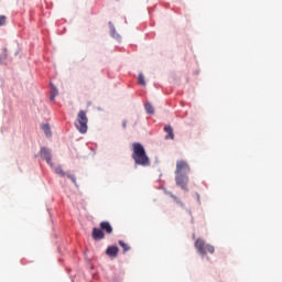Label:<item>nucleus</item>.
<instances>
[{"label": "nucleus", "mask_w": 282, "mask_h": 282, "mask_svg": "<svg viewBox=\"0 0 282 282\" xmlns=\"http://www.w3.org/2000/svg\"><path fill=\"white\" fill-rule=\"evenodd\" d=\"M132 160H134V164L137 166H151V159L147 154V150H144V145L139 142H134L132 144Z\"/></svg>", "instance_id": "nucleus-1"}, {"label": "nucleus", "mask_w": 282, "mask_h": 282, "mask_svg": "<svg viewBox=\"0 0 282 282\" xmlns=\"http://www.w3.org/2000/svg\"><path fill=\"white\" fill-rule=\"evenodd\" d=\"M88 122L89 119L87 118V111L79 110V112L77 113V121L75 122V127L79 131V133H87Z\"/></svg>", "instance_id": "nucleus-2"}, {"label": "nucleus", "mask_w": 282, "mask_h": 282, "mask_svg": "<svg viewBox=\"0 0 282 282\" xmlns=\"http://www.w3.org/2000/svg\"><path fill=\"white\" fill-rule=\"evenodd\" d=\"M40 156L42 158V160H45L47 164L52 166V151H50V149L42 148L40 152Z\"/></svg>", "instance_id": "nucleus-3"}, {"label": "nucleus", "mask_w": 282, "mask_h": 282, "mask_svg": "<svg viewBox=\"0 0 282 282\" xmlns=\"http://www.w3.org/2000/svg\"><path fill=\"white\" fill-rule=\"evenodd\" d=\"M93 239L95 241H100V239H105V231L101 230V228H94L91 234Z\"/></svg>", "instance_id": "nucleus-4"}, {"label": "nucleus", "mask_w": 282, "mask_h": 282, "mask_svg": "<svg viewBox=\"0 0 282 282\" xmlns=\"http://www.w3.org/2000/svg\"><path fill=\"white\" fill-rule=\"evenodd\" d=\"M99 226L102 232H106V235H111L113 232V227H111V224H109V221H101Z\"/></svg>", "instance_id": "nucleus-5"}, {"label": "nucleus", "mask_w": 282, "mask_h": 282, "mask_svg": "<svg viewBox=\"0 0 282 282\" xmlns=\"http://www.w3.org/2000/svg\"><path fill=\"white\" fill-rule=\"evenodd\" d=\"M118 252H120V249H118L117 246H110V247H108L107 250H106V254H107L108 257H112V258L118 257Z\"/></svg>", "instance_id": "nucleus-6"}, {"label": "nucleus", "mask_w": 282, "mask_h": 282, "mask_svg": "<svg viewBox=\"0 0 282 282\" xmlns=\"http://www.w3.org/2000/svg\"><path fill=\"white\" fill-rule=\"evenodd\" d=\"M165 131V140H174L175 139V133H173V128L171 126H165L164 127Z\"/></svg>", "instance_id": "nucleus-7"}, {"label": "nucleus", "mask_w": 282, "mask_h": 282, "mask_svg": "<svg viewBox=\"0 0 282 282\" xmlns=\"http://www.w3.org/2000/svg\"><path fill=\"white\" fill-rule=\"evenodd\" d=\"M109 26H110V34L113 39H117V41H120V34H118V32H116V26H113V24L111 22H109Z\"/></svg>", "instance_id": "nucleus-8"}, {"label": "nucleus", "mask_w": 282, "mask_h": 282, "mask_svg": "<svg viewBox=\"0 0 282 282\" xmlns=\"http://www.w3.org/2000/svg\"><path fill=\"white\" fill-rule=\"evenodd\" d=\"M42 130L44 131V133H45V135H46L47 138L52 137V130H51L48 123H44V124L42 126Z\"/></svg>", "instance_id": "nucleus-9"}, {"label": "nucleus", "mask_w": 282, "mask_h": 282, "mask_svg": "<svg viewBox=\"0 0 282 282\" xmlns=\"http://www.w3.org/2000/svg\"><path fill=\"white\" fill-rule=\"evenodd\" d=\"M144 109H145L147 113H150L151 116H153V113H155V109L153 108V106L150 102H147L144 105Z\"/></svg>", "instance_id": "nucleus-10"}, {"label": "nucleus", "mask_w": 282, "mask_h": 282, "mask_svg": "<svg viewBox=\"0 0 282 282\" xmlns=\"http://www.w3.org/2000/svg\"><path fill=\"white\" fill-rule=\"evenodd\" d=\"M119 246L123 249V252H129L131 250V247L122 240H119Z\"/></svg>", "instance_id": "nucleus-11"}, {"label": "nucleus", "mask_w": 282, "mask_h": 282, "mask_svg": "<svg viewBox=\"0 0 282 282\" xmlns=\"http://www.w3.org/2000/svg\"><path fill=\"white\" fill-rule=\"evenodd\" d=\"M8 58V50L3 48L2 52L0 53V63L6 61Z\"/></svg>", "instance_id": "nucleus-12"}, {"label": "nucleus", "mask_w": 282, "mask_h": 282, "mask_svg": "<svg viewBox=\"0 0 282 282\" xmlns=\"http://www.w3.org/2000/svg\"><path fill=\"white\" fill-rule=\"evenodd\" d=\"M138 83H139V85H142L143 87H144V85H147V82H144V75L142 73L139 74Z\"/></svg>", "instance_id": "nucleus-13"}, {"label": "nucleus", "mask_w": 282, "mask_h": 282, "mask_svg": "<svg viewBox=\"0 0 282 282\" xmlns=\"http://www.w3.org/2000/svg\"><path fill=\"white\" fill-rule=\"evenodd\" d=\"M55 173H56L57 175H61L62 177H65V175H67V173H65V172L63 171V167H61V166H58V167L55 169Z\"/></svg>", "instance_id": "nucleus-14"}, {"label": "nucleus", "mask_w": 282, "mask_h": 282, "mask_svg": "<svg viewBox=\"0 0 282 282\" xmlns=\"http://www.w3.org/2000/svg\"><path fill=\"white\" fill-rule=\"evenodd\" d=\"M7 21H8V17L0 15V28H2V25H6Z\"/></svg>", "instance_id": "nucleus-15"}, {"label": "nucleus", "mask_w": 282, "mask_h": 282, "mask_svg": "<svg viewBox=\"0 0 282 282\" xmlns=\"http://www.w3.org/2000/svg\"><path fill=\"white\" fill-rule=\"evenodd\" d=\"M67 177L72 180L73 184H76V177L72 174H67Z\"/></svg>", "instance_id": "nucleus-16"}, {"label": "nucleus", "mask_w": 282, "mask_h": 282, "mask_svg": "<svg viewBox=\"0 0 282 282\" xmlns=\"http://www.w3.org/2000/svg\"><path fill=\"white\" fill-rule=\"evenodd\" d=\"M58 96V90H54V95L51 97V100H54V97Z\"/></svg>", "instance_id": "nucleus-17"}, {"label": "nucleus", "mask_w": 282, "mask_h": 282, "mask_svg": "<svg viewBox=\"0 0 282 282\" xmlns=\"http://www.w3.org/2000/svg\"><path fill=\"white\" fill-rule=\"evenodd\" d=\"M122 127H123V129H127V121L122 122Z\"/></svg>", "instance_id": "nucleus-18"}]
</instances>
